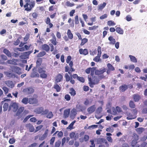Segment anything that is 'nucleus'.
<instances>
[{
	"mask_svg": "<svg viewBox=\"0 0 147 147\" xmlns=\"http://www.w3.org/2000/svg\"><path fill=\"white\" fill-rule=\"evenodd\" d=\"M53 88L56 89L57 92H59L61 90V87L59 85L57 84V83L54 85Z\"/></svg>",
	"mask_w": 147,
	"mask_h": 147,
	"instance_id": "72a5a7b5",
	"label": "nucleus"
},
{
	"mask_svg": "<svg viewBox=\"0 0 147 147\" xmlns=\"http://www.w3.org/2000/svg\"><path fill=\"white\" fill-rule=\"evenodd\" d=\"M49 112V110L48 109H45L44 110L43 109V111L40 112L41 113V114L43 115H46Z\"/></svg>",
	"mask_w": 147,
	"mask_h": 147,
	"instance_id": "338daca9",
	"label": "nucleus"
},
{
	"mask_svg": "<svg viewBox=\"0 0 147 147\" xmlns=\"http://www.w3.org/2000/svg\"><path fill=\"white\" fill-rule=\"evenodd\" d=\"M5 74L7 77L9 78H11L13 77H15V75L14 74H11L10 72H6L5 73Z\"/></svg>",
	"mask_w": 147,
	"mask_h": 147,
	"instance_id": "79ce46f5",
	"label": "nucleus"
},
{
	"mask_svg": "<svg viewBox=\"0 0 147 147\" xmlns=\"http://www.w3.org/2000/svg\"><path fill=\"white\" fill-rule=\"evenodd\" d=\"M79 52L80 54L83 55H86L88 54V50L87 49H80L79 50Z\"/></svg>",
	"mask_w": 147,
	"mask_h": 147,
	"instance_id": "a211bd4d",
	"label": "nucleus"
},
{
	"mask_svg": "<svg viewBox=\"0 0 147 147\" xmlns=\"http://www.w3.org/2000/svg\"><path fill=\"white\" fill-rule=\"evenodd\" d=\"M42 62V58H38L36 62V67H39L38 69V71L40 74V77L42 78H46L47 77V75L46 73V68L44 67H40Z\"/></svg>",
	"mask_w": 147,
	"mask_h": 147,
	"instance_id": "f03ea898",
	"label": "nucleus"
},
{
	"mask_svg": "<svg viewBox=\"0 0 147 147\" xmlns=\"http://www.w3.org/2000/svg\"><path fill=\"white\" fill-rule=\"evenodd\" d=\"M96 109L95 105H93L89 107L87 109V111L89 114H91L95 111Z\"/></svg>",
	"mask_w": 147,
	"mask_h": 147,
	"instance_id": "f8f14e48",
	"label": "nucleus"
},
{
	"mask_svg": "<svg viewBox=\"0 0 147 147\" xmlns=\"http://www.w3.org/2000/svg\"><path fill=\"white\" fill-rule=\"evenodd\" d=\"M136 131L138 134H141L144 131V129L142 127H139L136 129Z\"/></svg>",
	"mask_w": 147,
	"mask_h": 147,
	"instance_id": "ea45409f",
	"label": "nucleus"
},
{
	"mask_svg": "<svg viewBox=\"0 0 147 147\" xmlns=\"http://www.w3.org/2000/svg\"><path fill=\"white\" fill-rule=\"evenodd\" d=\"M131 111H132L133 115L136 116L138 113V111L135 108L134 109H133L131 110Z\"/></svg>",
	"mask_w": 147,
	"mask_h": 147,
	"instance_id": "774afa93",
	"label": "nucleus"
},
{
	"mask_svg": "<svg viewBox=\"0 0 147 147\" xmlns=\"http://www.w3.org/2000/svg\"><path fill=\"white\" fill-rule=\"evenodd\" d=\"M3 53L5 54L8 57H11V54L10 51L6 49H4L3 50Z\"/></svg>",
	"mask_w": 147,
	"mask_h": 147,
	"instance_id": "7c9ffc66",
	"label": "nucleus"
},
{
	"mask_svg": "<svg viewBox=\"0 0 147 147\" xmlns=\"http://www.w3.org/2000/svg\"><path fill=\"white\" fill-rule=\"evenodd\" d=\"M77 114L76 110L73 109L71 111L70 116L71 117H74Z\"/></svg>",
	"mask_w": 147,
	"mask_h": 147,
	"instance_id": "4c0bfd02",
	"label": "nucleus"
},
{
	"mask_svg": "<svg viewBox=\"0 0 147 147\" xmlns=\"http://www.w3.org/2000/svg\"><path fill=\"white\" fill-rule=\"evenodd\" d=\"M96 67H93L92 68L89 67L87 68L85 70L87 74H89L92 70L94 69H96Z\"/></svg>",
	"mask_w": 147,
	"mask_h": 147,
	"instance_id": "09e8293b",
	"label": "nucleus"
},
{
	"mask_svg": "<svg viewBox=\"0 0 147 147\" xmlns=\"http://www.w3.org/2000/svg\"><path fill=\"white\" fill-rule=\"evenodd\" d=\"M91 145L90 146V147H95V144L94 143V140H91L90 141Z\"/></svg>",
	"mask_w": 147,
	"mask_h": 147,
	"instance_id": "5fc2aeb1",
	"label": "nucleus"
},
{
	"mask_svg": "<svg viewBox=\"0 0 147 147\" xmlns=\"http://www.w3.org/2000/svg\"><path fill=\"white\" fill-rule=\"evenodd\" d=\"M81 40H82V42L80 44V45L82 46L84 45L88 41V39L85 38L82 39Z\"/></svg>",
	"mask_w": 147,
	"mask_h": 147,
	"instance_id": "37998d69",
	"label": "nucleus"
},
{
	"mask_svg": "<svg viewBox=\"0 0 147 147\" xmlns=\"http://www.w3.org/2000/svg\"><path fill=\"white\" fill-rule=\"evenodd\" d=\"M128 88L126 84L120 86L119 87V89L121 92H124Z\"/></svg>",
	"mask_w": 147,
	"mask_h": 147,
	"instance_id": "4be33fe9",
	"label": "nucleus"
},
{
	"mask_svg": "<svg viewBox=\"0 0 147 147\" xmlns=\"http://www.w3.org/2000/svg\"><path fill=\"white\" fill-rule=\"evenodd\" d=\"M63 79V76L60 74L57 75L55 78V82L56 83L60 82Z\"/></svg>",
	"mask_w": 147,
	"mask_h": 147,
	"instance_id": "4468645a",
	"label": "nucleus"
},
{
	"mask_svg": "<svg viewBox=\"0 0 147 147\" xmlns=\"http://www.w3.org/2000/svg\"><path fill=\"white\" fill-rule=\"evenodd\" d=\"M71 57L70 56H68L66 59V63H69V65L70 66L69 68V66L67 65L65 67V72H68V73L70 75L71 74L72 72L75 71V69L73 67V62L72 61H71Z\"/></svg>",
	"mask_w": 147,
	"mask_h": 147,
	"instance_id": "20e7f679",
	"label": "nucleus"
},
{
	"mask_svg": "<svg viewBox=\"0 0 147 147\" xmlns=\"http://www.w3.org/2000/svg\"><path fill=\"white\" fill-rule=\"evenodd\" d=\"M69 111L68 110H65L64 112V116L65 118H67L69 117Z\"/></svg>",
	"mask_w": 147,
	"mask_h": 147,
	"instance_id": "c03bdc74",
	"label": "nucleus"
},
{
	"mask_svg": "<svg viewBox=\"0 0 147 147\" xmlns=\"http://www.w3.org/2000/svg\"><path fill=\"white\" fill-rule=\"evenodd\" d=\"M88 78L89 85L91 88H92L94 87V85L98 84L100 80L103 79L104 76H101L98 77L97 76H95L91 77L90 76L88 75Z\"/></svg>",
	"mask_w": 147,
	"mask_h": 147,
	"instance_id": "7ed1b4c3",
	"label": "nucleus"
},
{
	"mask_svg": "<svg viewBox=\"0 0 147 147\" xmlns=\"http://www.w3.org/2000/svg\"><path fill=\"white\" fill-rule=\"evenodd\" d=\"M46 54V52L45 51H43L39 53L37 55V57H42L44 56V55H45Z\"/></svg>",
	"mask_w": 147,
	"mask_h": 147,
	"instance_id": "a18cd8bd",
	"label": "nucleus"
},
{
	"mask_svg": "<svg viewBox=\"0 0 147 147\" xmlns=\"http://www.w3.org/2000/svg\"><path fill=\"white\" fill-rule=\"evenodd\" d=\"M5 84L7 86L11 88H13L14 86V84L11 81H7L6 82Z\"/></svg>",
	"mask_w": 147,
	"mask_h": 147,
	"instance_id": "5701e85b",
	"label": "nucleus"
},
{
	"mask_svg": "<svg viewBox=\"0 0 147 147\" xmlns=\"http://www.w3.org/2000/svg\"><path fill=\"white\" fill-rule=\"evenodd\" d=\"M49 132L48 129H46L44 134L41 136L39 137V139L41 141L43 140H45L47 137Z\"/></svg>",
	"mask_w": 147,
	"mask_h": 147,
	"instance_id": "ddd939ff",
	"label": "nucleus"
},
{
	"mask_svg": "<svg viewBox=\"0 0 147 147\" xmlns=\"http://www.w3.org/2000/svg\"><path fill=\"white\" fill-rule=\"evenodd\" d=\"M61 143V141L58 140L56 141L54 147H59Z\"/></svg>",
	"mask_w": 147,
	"mask_h": 147,
	"instance_id": "49530a36",
	"label": "nucleus"
},
{
	"mask_svg": "<svg viewBox=\"0 0 147 147\" xmlns=\"http://www.w3.org/2000/svg\"><path fill=\"white\" fill-rule=\"evenodd\" d=\"M116 32L118 33L122 34L123 33V30L121 28L117 27L116 28Z\"/></svg>",
	"mask_w": 147,
	"mask_h": 147,
	"instance_id": "c756f323",
	"label": "nucleus"
},
{
	"mask_svg": "<svg viewBox=\"0 0 147 147\" xmlns=\"http://www.w3.org/2000/svg\"><path fill=\"white\" fill-rule=\"evenodd\" d=\"M133 98L134 101L135 102H138L141 98L140 95L136 94L133 95Z\"/></svg>",
	"mask_w": 147,
	"mask_h": 147,
	"instance_id": "f3484780",
	"label": "nucleus"
},
{
	"mask_svg": "<svg viewBox=\"0 0 147 147\" xmlns=\"http://www.w3.org/2000/svg\"><path fill=\"white\" fill-rule=\"evenodd\" d=\"M129 57L131 61L134 63H136L137 62V60L134 56L131 55H129Z\"/></svg>",
	"mask_w": 147,
	"mask_h": 147,
	"instance_id": "58836bf2",
	"label": "nucleus"
},
{
	"mask_svg": "<svg viewBox=\"0 0 147 147\" xmlns=\"http://www.w3.org/2000/svg\"><path fill=\"white\" fill-rule=\"evenodd\" d=\"M129 106L132 109H134L136 107V105L134 102L132 100L129 101Z\"/></svg>",
	"mask_w": 147,
	"mask_h": 147,
	"instance_id": "f704fd0d",
	"label": "nucleus"
},
{
	"mask_svg": "<svg viewBox=\"0 0 147 147\" xmlns=\"http://www.w3.org/2000/svg\"><path fill=\"white\" fill-rule=\"evenodd\" d=\"M108 40L110 41V44L114 45L115 43V39L113 38V37L112 36H110L108 38Z\"/></svg>",
	"mask_w": 147,
	"mask_h": 147,
	"instance_id": "c85d7f7f",
	"label": "nucleus"
},
{
	"mask_svg": "<svg viewBox=\"0 0 147 147\" xmlns=\"http://www.w3.org/2000/svg\"><path fill=\"white\" fill-rule=\"evenodd\" d=\"M97 51L98 52L97 55L98 56H101L102 52L101 51V47L100 46H99L98 47Z\"/></svg>",
	"mask_w": 147,
	"mask_h": 147,
	"instance_id": "4d7b16f0",
	"label": "nucleus"
},
{
	"mask_svg": "<svg viewBox=\"0 0 147 147\" xmlns=\"http://www.w3.org/2000/svg\"><path fill=\"white\" fill-rule=\"evenodd\" d=\"M67 35L68 38L70 39H72L73 38V34L71 32L70 30L68 29L67 32Z\"/></svg>",
	"mask_w": 147,
	"mask_h": 147,
	"instance_id": "473e14b6",
	"label": "nucleus"
},
{
	"mask_svg": "<svg viewBox=\"0 0 147 147\" xmlns=\"http://www.w3.org/2000/svg\"><path fill=\"white\" fill-rule=\"evenodd\" d=\"M53 117V115L52 112H49L47 116V117L51 119Z\"/></svg>",
	"mask_w": 147,
	"mask_h": 147,
	"instance_id": "603ef678",
	"label": "nucleus"
},
{
	"mask_svg": "<svg viewBox=\"0 0 147 147\" xmlns=\"http://www.w3.org/2000/svg\"><path fill=\"white\" fill-rule=\"evenodd\" d=\"M30 34L28 33L26 34L25 37L24 38V42H27L30 37Z\"/></svg>",
	"mask_w": 147,
	"mask_h": 147,
	"instance_id": "6e6d98bb",
	"label": "nucleus"
},
{
	"mask_svg": "<svg viewBox=\"0 0 147 147\" xmlns=\"http://www.w3.org/2000/svg\"><path fill=\"white\" fill-rule=\"evenodd\" d=\"M65 4L67 7H72L75 5V4L74 3H71L69 1L66 2Z\"/></svg>",
	"mask_w": 147,
	"mask_h": 147,
	"instance_id": "de8ad7c7",
	"label": "nucleus"
},
{
	"mask_svg": "<svg viewBox=\"0 0 147 147\" xmlns=\"http://www.w3.org/2000/svg\"><path fill=\"white\" fill-rule=\"evenodd\" d=\"M55 139V137H53L51 138L50 140V144L51 146H53Z\"/></svg>",
	"mask_w": 147,
	"mask_h": 147,
	"instance_id": "8fccbe9b",
	"label": "nucleus"
},
{
	"mask_svg": "<svg viewBox=\"0 0 147 147\" xmlns=\"http://www.w3.org/2000/svg\"><path fill=\"white\" fill-rule=\"evenodd\" d=\"M89 136L88 135L86 134L84 136L83 138H80L79 139L80 141V142H83L84 141L87 142L89 140Z\"/></svg>",
	"mask_w": 147,
	"mask_h": 147,
	"instance_id": "6ab92c4d",
	"label": "nucleus"
},
{
	"mask_svg": "<svg viewBox=\"0 0 147 147\" xmlns=\"http://www.w3.org/2000/svg\"><path fill=\"white\" fill-rule=\"evenodd\" d=\"M33 116V115H29L26 116L25 119H24L23 120V122L24 123H25L31 117H32Z\"/></svg>",
	"mask_w": 147,
	"mask_h": 147,
	"instance_id": "052dcab7",
	"label": "nucleus"
},
{
	"mask_svg": "<svg viewBox=\"0 0 147 147\" xmlns=\"http://www.w3.org/2000/svg\"><path fill=\"white\" fill-rule=\"evenodd\" d=\"M26 3L24 5L25 10L27 11H31L35 5V1L30 0H24Z\"/></svg>",
	"mask_w": 147,
	"mask_h": 147,
	"instance_id": "39448f33",
	"label": "nucleus"
},
{
	"mask_svg": "<svg viewBox=\"0 0 147 147\" xmlns=\"http://www.w3.org/2000/svg\"><path fill=\"white\" fill-rule=\"evenodd\" d=\"M50 41L52 44L53 45H56L57 43V38L54 35L53 36L52 38L50 40Z\"/></svg>",
	"mask_w": 147,
	"mask_h": 147,
	"instance_id": "a878e982",
	"label": "nucleus"
},
{
	"mask_svg": "<svg viewBox=\"0 0 147 147\" xmlns=\"http://www.w3.org/2000/svg\"><path fill=\"white\" fill-rule=\"evenodd\" d=\"M10 99H6L3 101H2L1 103L2 104H3V110L4 111H6L8 109L9 110V105L7 103H5V102L6 101H10Z\"/></svg>",
	"mask_w": 147,
	"mask_h": 147,
	"instance_id": "9d476101",
	"label": "nucleus"
},
{
	"mask_svg": "<svg viewBox=\"0 0 147 147\" xmlns=\"http://www.w3.org/2000/svg\"><path fill=\"white\" fill-rule=\"evenodd\" d=\"M18 108V104L16 102L11 103L9 106V111H10L12 109L14 112H16Z\"/></svg>",
	"mask_w": 147,
	"mask_h": 147,
	"instance_id": "6e6552de",
	"label": "nucleus"
},
{
	"mask_svg": "<svg viewBox=\"0 0 147 147\" xmlns=\"http://www.w3.org/2000/svg\"><path fill=\"white\" fill-rule=\"evenodd\" d=\"M137 117V116L132 114L131 113H129L127 114V117L126 118L128 120H131L135 119Z\"/></svg>",
	"mask_w": 147,
	"mask_h": 147,
	"instance_id": "bb28decb",
	"label": "nucleus"
},
{
	"mask_svg": "<svg viewBox=\"0 0 147 147\" xmlns=\"http://www.w3.org/2000/svg\"><path fill=\"white\" fill-rule=\"evenodd\" d=\"M64 98L66 101H69L71 99V97L70 95L69 94H66L65 95Z\"/></svg>",
	"mask_w": 147,
	"mask_h": 147,
	"instance_id": "3c124183",
	"label": "nucleus"
},
{
	"mask_svg": "<svg viewBox=\"0 0 147 147\" xmlns=\"http://www.w3.org/2000/svg\"><path fill=\"white\" fill-rule=\"evenodd\" d=\"M11 68L12 72L19 74H21V69L20 68L16 66H14L12 67Z\"/></svg>",
	"mask_w": 147,
	"mask_h": 147,
	"instance_id": "9b49d317",
	"label": "nucleus"
},
{
	"mask_svg": "<svg viewBox=\"0 0 147 147\" xmlns=\"http://www.w3.org/2000/svg\"><path fill=\"white\" fill-rule=\"evenodd\" d=\"M38 100L36 98H30L29 99L28 103L30 104H36L38 102Z\"/></svg>",
	"mask_w": 147,
	"mask_h": 147,
	"instance_id": "2eb2a0df",
	"label": "nucleus"
},
{
	"mask_svg": "<svg viewBox=\"0 0 147 147\" xmlns=\"http://www.w3.org/2000/svg\"><path fill=\"white\" fill-rule=\"evenodd\" d=\"M24 109V108L23 107H20L18 108V111L16 113V115L19 116L23 112Z\"/></svg>",
	"mask_w": 147,
	"mask_h": 147,
	"instance_id": "412c9836",
	"label": "nucleus"
},
{
	"mask_svg": "<svg viewBox=\"0 0 147 147\" xmlns=\"http://www.w3.org/2000/svg\"><path fill=\"white\" fill-rule=\"evenodd\" d=\"M100 56H98L97 55V56L95 57L94 58L93 60L96 62H98L100 60Z\"/></svg>",
	"mask_w": 147,
	"mask_h": 147,
	"instance_id": "864d4df0",
	"label": "nucleus"
},
{
	"mask_svg": "<svg viewBox=\"0 0 147 147\" xmlns=\"http://www.w3.org/2000/svg\"><path fill=\"white\" fill-rule=\"evenodd\" d=\"M106 69L104 68L102 69H96L95 71V74L97 76L99 77L100 76H104L103 79L106 78V76H104L103 74L106 71Z\"/></svg>",
	"mask_w": 147,
	"mask_h": 147,
	"instance_id": "423d86ee",
	"label": "nucleus"
},
{
	"mask_svg": "<svg viewBox=\"0 0 147 147\" xmlns=\"http://www.w3.org/2000/svg\"><path fill=\"white\" fill-rule=\"evenodd\" d=\"M69 136L71 139H73L74 138L75 140H76L78 137V134L77 133L75 134V132H73L70 133Z\"/></svg>",
	"mask_w": 147,
	"mask_h": 147,
	"instance_id": "aec40b11",
	"label": "nucleus"
},
{
	"mask_svg": "<svg viewBox=\"0 0 147 147\" xmlns=\"http://www.w3.org/2000/svg\"><path fill=\"white\" fill-rule=\"evenodd\" d=\"M114 130L113 128L111 127H107L106 129V131L111 133L113 132Z\"/></svg>",
	"mask_w": 147,
	"mask_h": 147,
	"instance_id": "bf43d9fd",
	"label": "nucleus"
},
{
	"mask_svg": "<svg viewBox=\"0 0 147 147\" xmlns=\"http://www.w3.org/2000/svg\"><path fill=\"white\" fill-rule=\"evenodd\" d=\"M106 3L104 2L102 4H101L98 6V9L102 10L106 6Z\"/></svg>",
	"mask_w": 147,
	"mask_h": 147,
	"instance_id": "c9c22d12",
	"label": "nucleus"
},
{
	"mask_svg": "<svg viewBox=\"0 0 147 147\" xmlns=\"http://www.w3.org/2000/svg\"><path fill=\"white\" fill-rule=\"evenodd\" d=\"M98 27V26H94L92 27H89L88 30H95Z\"/></svg>",
	"mask_w": 147,
	"mask_h": 147,
	"instance_id": "69168bd1",
	"label": "nucleus"
},
{
	"mask_svg": "<svg viewBox=\"0 0 147 147\" xmlns=\"http://www.w3.org/2000/svg\"><path fill=\"white\" fill-rule=\"evenodd\" d=\"M42 49L46 51V52H48L50 50V47L49 46L46 44H44L42 46Z\"/></svg>",
	"mask_w": 147,
	"mask_h": 147,
	"instance_id": "cd10ccee",
	"label": "nucleus"
},
{
	"mask_svg": "<svg viewBox=\"0 0 147 147\" xmlns=\"http://www.w3.org/2000/svg\"><path fill=\"white\" fill-rule=\"evenodd\" d=\"M107 24L109 26H114L115 24V23L114 22L109 20L107 22Z\"/></svg>",
	"mask_w": 147,
	"mask_h": 147,
	"instance_id": "13d9d810",
	"label": "nucleus"
},
{
	"mask_svg": "<svg viewBox=\"0 0 147 147\" xmlns=\"http://www.w3.org/2000/svg\"><path fill=\"white\" fill-rule=\"evenodd\" d=\"M2 89L4 91L5 94H7L8 93L9 90V89L7 87L3 86L2 88Z\"/></svg>",
	"mask_w": 147,
	"mask_h": 147,
	"instance_id": "680f3d73",
	"label": "nucleus"
},
{
	"mask_svg": "<svg viewBox=\"0 0 147 147\" xmlns=\"http://www.w3.org/2000/svg\"><path fill=\"white\" fill-rule=\"evenodd\" d=\"M132 139L131 145L132 147H134L138 143L137 141L139 140L138 136L135 133H134Z\"/></svg>",
	"mask_w": 147,
	"mask_h": 147,
	"instance_id": "0eeeda50",
	"label": "nucleus"
},
{
	"mask_svg": "<svg viewBox=\"0 0 147 147\" xmlns=\"http://www.w3.org/2000/svg\"><path fill=\"white\" fill-rule=\"evenodd\" d=\"M22 91L25 94L29 95L33 93L34 90L32 87H29L24 89Z\"/></svg>",
	"mask_w": 147,
	"mask_h": 147,
	"instance_id": "1a4fd4ad",
	"label": "nucleus"
},
{
	"mask_svg": "<svg viewBox=\"0 0 147 147\" xmlns=\"http://www.w3.org/2000/svg\"><path fill=\"white\" fill-rule=\"evenodd\" d=\"M107 67L108 68V69L113 71L115 70V68L110 63H108L107 64Z\"/></svg>",
	"mask_w": 147,
	"mask_h": 147,
	"instance_id": "e433bc0d",
	"label": "nucleus"
},
{
	"mask_svg": "<svg viewBox=\"0 0 147 147\" xmlns=\"http://www.w3.org/2000/svg\"><path fill=\"white\" fill-rule=\"evenodd\" d=\"M97 142L98 144H102L104 143L107 144L106 140L103 138H99L97 140Z\"/></svg>",
	"mask_w": 147,
	"mask_h": 147,
	"instance_id": "b1692460",
	"label": "nucleus"
},
{
	"mask_svg": "<svg viewBox=\"0 0 147 147\" xmlns=\"http://www.w3.org/2000/svg\"><path fill=\"white\" fill-rule=\"evenodd\" d=\"M29 99L27 97H24L22 100V102L25 105H26L28 103Z\"/></svg>",
	"mask_w": 147,
	"mask_h": 147,
	"instance_id": "a19ab883",
	"label": "nucleus"
},
{
	"mask_svg": "<svg viewBox=\"0 0 147 147\" xmlns=\"http://www.w3.org/2000/svg\"><path fill=\"white\" fill-rule=\"evenodd\" d=\"M33 70L30 75V77L32 78L39 77V75L38 72L36 71H33Z\"/></svg>",
	"mask_w": 147,
	"mask_h": 147,
	"instance_id": "393cba45",
	"label": "nucleus"
},
{
	"mask_svg": "<svg viewBox=\"0 0 147 147\" xmlns=\"http://www.w3.org/2000/svg\"><path fill=\"white\" fill-rule=\"evenodd\" d=\"M75 22L76 24H78L79 23V20H78V15L76 16L75 18Z\"/></svg>",
	"mask_w": 147,
	"mask_h": 147,
	"instance_id": "0e129e2a",
	"label": "nucleus"
},
{
	"mask_svg": "<svg viewBox=\"0 0 147 147\" xmlns=\"http://www.w3.org/2000/svg\"><path fill=\"white\" fill-rule=\"evenodd\" d=\"M69 90V93L71 96H74L76 95V92L73 88H70Z\"/></svg>",
	"mask_w": 147,
	"mask_h": 147,
	"instance_id": "2f4dec72",
	"label": "nucleus"
},
{
	"mask_svg": "<svg viewBox=\"0 0 147 147\" xmlns=\"http://www.w3.org/2000/svg\"><path fill=\"white\" fill-rule=\"evenodd\" d=\"M102 108L101 107H99L97 109L96 112L97 113L99 114L102 112Z\"/></svg>",
	"mask_w": 147,
	"mask_h": 147,
	"instance_id": "e2e57ef3",
	"label": "nucleus"
},
{
	"mask_svg": "<svg viewBox=\"0 0 147 147\" xmlns=\"http://www.w3.org/2000/svg\"><path fill=\"white\" fill-rule=\"evenodd\" d=\"M69 76L68 74L66 73L65 74L64 77L67 82L69 81L72 84H74L75 83V81L73 79V78L74 79L76 78L78 80L82 83H84L85 81L83 77L78 76L76 74H74L72 75L71 74Z\"/></svg>",
	"mask_w": 147,
	"mask_h": 147,
	"instance_id": "f257e3e1",
	"label": "nucleus"
},
{
	"mask_svg": "<svg viewBox=\"0 0 147 147\" xmlns=\"http://www.w3.org/2000/svg\"><path fill=\"white\" fill-rule=\"evenodd\" d=\"M26 127L29 129L30 132H32L34 131V128L33 125L30 123H27L26 125Z\"/></svg>",
	"mask_w": 147,
	"mask_h": 147,
	"instance_id": "dca6fc26",
	"label": "nucleus"
}]
</instances>
